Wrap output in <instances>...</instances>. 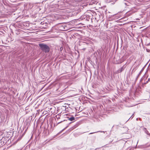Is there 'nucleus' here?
<instances>
[{
  "label": "nucleus",
  "instance_id": "10",
  "mask_svg": "<svg viewBox=\"0 0 150 150\" xmlns=\"http://www.w3.org/2000/svg\"><path fill=\"white\" fill-rule=\"evenodd\" d=\"M83 17H84V18H85V17H86V16H83Z\"/></svg>",
  "mask_w": 150,
  "mask_h": 150
},
{
  "label": "nucleus",
  "instance_id": "12",
  "mask_svg": "<svg viewBox=\"0 0 150 150\" xmlns=\"http://www.w3.org/2000/svg\"><path fill=\"white\" fill-rule=\"evenodd\" d=\"M67 127H66L64 129H65Z\"/></svg>",
  "mask_w": 150,
  "mask_h": 150
},
{
  "label": "nucleus",
  "instance_id": "4",
  "mask_svg": "<svg viewBox=\"0 0 150 150\" xmlns=\"http://www.w3.org/2000/svg\"><path fill=\"white\" fill-rule=\"evenodd\" d=\"M150 80V79L149 78L148 79V81H146V82H145L144 84H146L147 83H148V81H149Z\"/></svg>",
  "mask_w": 150,
  "mask_h": 150
},
{
  "label": "nucleus",
  "instance_id": "13",
  "mask_svg": "<svg viewBox=\"0 0 150 150\" xmlns=\"http://www.w3.org/2000/svg\"><path fill=\"white\" fill-rule=\"evenodd\" d=\"M129 120V119L128 120Z\"/></svg>",
  "mask_w": 150,
  "mask_h": 150
},
{
  "label": "nucleus",
  "instance_id": "7",
  "mask_svg": "<svg viewBox=\"0 0 150 150\" xmlns=\"http://www.w3.org/2000/svg\"><path fill=\"white\" fill-rule=\"evenodd\" d=\"M62 49H63V48L62 47H61L60 48V50H62Z\"/></svg>",
  "mask_w": 150,
  "mask_h": 150
},
{
  "label": "nucleus",
  "instance_id": "8",
  "mask_svg": "<svg viewBox=\"0 0 150 150\" xmlns=\"http://www.w3.org/2000/svg\"><path fill=\"white\" fill-rule=\"evenodd\" d=\"M62 122V121H61V122H59L58 123H57V124H59L60 123H61Z\"/></svg>",
  "mask_w": 150,
  "mask_h": 150
},
{
  "label": "nucleus",
  "instance_id": "5",
  "mask_svg": "<svg viewBox=\"0 0 150 150\" xmlns=\"http://www.w3.org/2000/svg\"><path fill=\"white\" fill-rule=\"evenodd\" d=\"M100 131H98V132H92V133H90L89 134H93V133H96V132H100Z\"/></svg>",
  "mask_w": 150,
  "mask_h": 150
},
{
  "label": "nucleus",
  "instance_id": "14",
  "mask_svg": "<svg viewBox=\"0 0 150 150\" xmlns=\"http://www.w3.org/2000/svg\"><path fill=\"white\" fill-rule=\"evenodd\" d=\"M129 120V119L128 120Z\"/></svg>",
  "mask_w": 150,
  "mask_h": 150
},
{
  "label": "nucleus",
  "instance_id": "11",
  "mask_svg": "<svg viewBox=\"0 0 150 150\" xmlns=\"http://www.w3.org/2000/svg\"><path fill=\"white\" fill-rule=\"evenodd\" d=\"M139 76V75L137 77V78Z\"/></svg>",
  "mask_w": 150,
  "mask_h": 150
},
{
  "label": "nucleus",
  "instance_id": "9",
  "mask_svg": "<svg viewBox=\"0 0 150 150\" xmlns=\"http://www.w3.org/2000/svg\"><path fill=\"white\" fill-rule=\"evenodd\" d=\"M125 5H128L126 3H125Z\"/></svg>",
  "mask_w": 150,
  "mask_h": 150
},
{
  "label": "nucleus",
  "instance_id": "3",
  "mask_svg": "<svg viewBox=\"0 0 150 150\" xmlns=\"http://www.w3.org/2000/svg\"><path fill=\"white\" fill-rule=\"evenodd\" d=\"M145 133L148 135L150 136V133H149L148 131L147 130H146L145 131Z\"/></svg>",
  "mask_w": 150,
  "mask_h": 150
},
{
  "label": "nucleus",
  "instance_id": "15",
  "mask_svg": "<svg viewBox=\"0 0 150 150\" xmlns=\"http://www.w3.org/2000/svg\"><path fill=\"white\" fill-rule=\"evenodd\" d=\"M129 120V119L128 120Z\"/></svg>",
  "mask_w": 150,
  "mask_h": 150
},
{
  "label": "nucleus",
  "instance_id": "1",
  "mask_svg": "<svg viewBox=\"0 0 150 150\" xmlns=\"http://www.w3.org/2000/svg\"><path fill=\"white\" fill-rule=\"evenodd\" d=\"M39 46L42 51L45 53L48 52H49L50 48L47 45L41 43L39 44Z\"/></svg>",
  "mask_w": 150,
  "mask_h": 150
},
{
  "label": "nucleus",
  "instance_id": "6",
  "mask_svg": "<svg viewBox=\"0 0 150 150\" xmlns=\"http://www.w3.org/2000/svg\"><path fill=\"white\" fill-rule=\"evenodd\" d=\"M134 115V114H133L132 116H131L129 118V119H130L131 118H132L133 117V116L132 117V116Z\"/></svg>",
  "mask_w": 150,
  "mask_h": 150
},
{
  "label": "nucleus",
  "instance_id": "2",
  "mask_svg": "<svg viewBox=\"0 0 150 150\" xmlns=\"http://www.w3.org/2000/svg\"><path fill=\"white\" fill-rule=\"evenodd\" d=\"M69 120L70 121H73L75 120V118L74 117H71L69 118Z\"/></svg>",
  "mask_w": 150,
  "mask_h": 150
}]
</instances>
